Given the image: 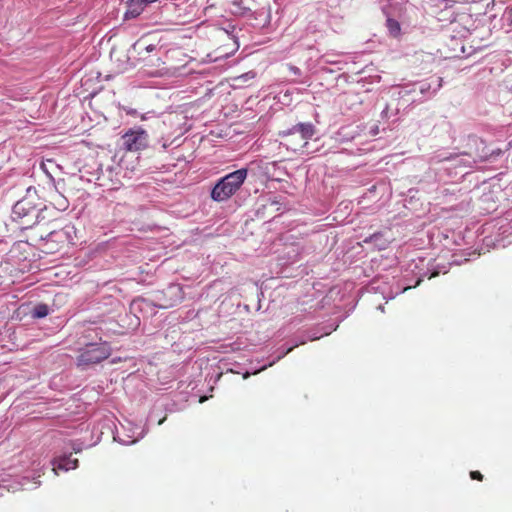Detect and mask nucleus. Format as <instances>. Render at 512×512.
Segmentation results:
<instances>
[{"instance_id":"nucleus-10","label":"nucleus","mask_w":512,"mask_h":512,"mask_svg":"<svg viewBox=\"0 0 512 512\" xmlns=\"http://www.w3.org/2000/svg\"><path fill=\"white\" fill-rule=\"evenodd\" d=\"M48 315V307L45 304H38L33 310V316L36 318H43Z\"/></svg>"},{"instance_id":"nucleus-17","label":"nucleus","mask_w":512,"mask_h":512,"mask_svg":"<svg viewBox=\"0 0 512 512\" xmlns=\"http://www.w3.org/2000/svg\"><path fill=\"white\" fill-rule=\"evenodd\" d=\"M207 399V397L203 396L200 398V403H203L205 400Z\"/></svg>"},{"instance_id":"nucleus-12","label":"nucleus","mask_w":512,"mask_h":512,"mask_svg":"<svg viewBox=\"0 0 512 512\" xmlns=\"http://www.w3.org/2000/svg\"><path fill=\"white\" fill-rule=\"evenodd\" d=\"M231 4L235 7V13H239L249 9L248 7H246L244 0H231Z\"/></svg>"},{"instance_id":"nucleus-11","label":"nucleus","mask_w":512,"mask_h":512,"mask_svg":"<svg viewBox=\"0 0 512 512\" xmlns=\"http://www.w3.org/2000/svg\"><path fill=\"white\" fill-rule=\"evenodd\" d=\"M387 27L393 36H397L400 33V24L394 19L387 20Z\"/></svg>"},{"instance_id":"nucleus-8","label":"nucleus","mask_w":512,"mask_h":512,"mask_svg":"<svg viewBox=\"0 0 512 512\" xmlns=\"http://www.w3.org/2000/svg\"><path fill=\"white\" fill-rule=\"evenodd\" d=\"M56 466L53 468V471L57 469L68 471L70 469H75L78 467V459L72 458L71 455L60 457L54 463ZM57 474V472H55Z\"/></svg>"},{"instance_id":"nucleus-14","label":"nucleus","mask_w":512,"mask_h":512,"mask_svg":"<svg viewBox=\"0 0 512 512\" xmlns=\"http://www.w3.org/2000/svg\"><path fill=\"white\" fill-rule=\"evenodd\" d=\"M470 477H471V479L477 480V481H482L483 480V475L479 471H471L470 472Z\"/></svg>"},{"instance_id":"nucleus-15","label":"nucleus","mask_w":512,"mask_h":512,"mask_svg":"<svg viewBox=\"0 0 512 512\" xmlns=\"http://www.w3.org/2000/svg\"><path fill=\"white\" fill-rule=\"evenodd\" d=\"M375 244L379 247L380 250H382V249L386 248L387 241L381 239V240H378Z\"/></svg>"},{"instance_id":"nucleus-6","label":"nucleus","mask_w":512,"mask_h":512,"mask_svg":"<svg viewBox=\"0 0 512 512\" xmlns=\"http://www.w3.org/2000/svg\"><path fill=\"white\" fill-rule=\"evenodd\" d=\"M300 134L301 138L305 141L312 138L315 134V127L311 123H299L295 125L292 129L288 130L287 132H284L285 135H293V134ZM307 142H305L306 144Z\"/></svg>"},{"instance_id":"nucleus-5","label":"nucleus","mask_w":512,"mask_h":512,"mask_svg":"<svg viewBox=\"0 0 512 512\" xmlns=\"http://www.w3.org/2000/svg\"><path fill=\"white\" fill-rule=\"evenodd\" d=\"M53 216L49 212L46 214L45 220L41 222V225L37 226V224H34L31 229L34 230V235L38 237L41 240H46L47 243L49 241L55 242L65 241V233L60 231H56L54 228L51 227V224L53 222Z\"/></svg>"},{"instance_id":"nucleus-16","label":"nucleus","mask_w":512,"mask_h":512,"mask_svg":"<svg viewBox=\"0 0 512 512\" xmlns=\"http://www.w3.org/2000/svg\"><path fill=\"white\" fill-rule=\"evenodd\" d=\"M156 1H157V0H143V2L146 4V6H147L148 4L154 3V2H156Z\"/></svg>"},{"instance_id":"nucleus-19","label":"nucleus","mask_w":512,"mask_h":512,"mask_svg":"<svg viewBox=\"0 0 512 512\" xmlns=\"http://www.w3.org/2000/svg\"><path fill=\"white\" fill-rule=\"evenodd\" d=\"M449 159H451V157H445V158H443V160H449Z\"/></svg>"},{"instance_id":"nucleus-2","label":"nucleus","mask_w":512,"mask_h":512,"mask_svg":"<svg viewBox=\"0 0 512 512\" xmlns=\"http://www.w3.org/2000/svg\"><path fill=\"white\" fill-rule=\"evenodd\" d=\"M49 212L47 206L42 210H37L27 200H20L14 206L12 210V219L18 223L21 229L32 228L34 224L37 226L41 225V222L45 220L46 214Z\"/></svg>"},{"instance_id":"nucleus-7","label":"nucleus","mask_w":512,"mask_h":512,"mask_svg":"<svg viewBox=\"0 0 512 512\" xmlns=\"http://www.w3.org/2000/svg\"><path fill=\"white\" fill-rule=\"evenodd\" d=\"M146 4L143 0H129L127 2V10L125 12V18L131 19L138 17L145 9Z\"/></svg>"},{"instance_id":"nucleus-4","label":"nucleus","mask_w":512,"mask_h":512,"mask_svg":"<svg viewBox=\"0 0 512 512\" xmlns=\"http://www.w3.org/2000/svg\"><path fill=\"white\" fill-rule=\"evenodd\" d=\"M121 140L122 147L129 152H139L148 146V134L142 128L127 131Z\"/></svg>"},{"instance_id":"nucleus-9","label":"nucleus","mask_w":512,"mask_h":512,"mask_svg":"<svg viewBox=\"0 0 512 512\" xmlns=\"http://www.w3.org/2000/svg\"><path fill=\"white\" fill-rule=\"evenodd\" d=\"M49 204L57 211H64L68 207V201L65 196L57 191L50 194Z\"/></svg>"},{"instance_id":"nucleus-1","label":"nucleus","mask_w":512,"mask_h":512,"mask_svg":"<svg viewBox=\"0 0 512 512\" xmlns=\"http://www.w3.org/2000/svg\"><path fill=\"white\" fill-rule=\"evenodd\" d=\"M247 175L248 170L241 168L222 177L213 187L211 198L217 202L228 200L240 189Z\"/></svg>"},{"instance_id":"nucleus-13","label":"nucleus","mask_w":512,"mask_h":512,"mask_svg":"<svg viewBox=\"0 0 512 512\" xmlns=\"http://www.w3.org/2000/svg\"><path fill=\"white\" fill-rule=\"evenodd\" d=\"M382 234L381 233H375L367 238L364 239V243H376L378 240H381Z\"/></svg>"},{"instance_id":"nucleus-3","label":"nucleus","mask_w":512,"mask_h":512,"mask_svg":"<svg viewBox=\"0 0 512 512\" xmlns=\"http://www.w3.org/2000/svg\"><path fill=\"white\" fill-rule=\"evenodd\" d=\"M111 354L110 347L106 344H88L78 356L79 365L97 364L107 359Z\"/></svg>"},{"instance_id":"nucleus-18","label":"nucleus","mask_w":512,"mask_h":512,"mask_svg":"<svg viewBox=\"0 0 512 512\" xmlns=\"http://www.w3.org/2000/svg\"><path fill=\"white\" fill-rule=\"evenodd\" d=\"M147 50H148V51H152V50H153V48H152L151 46H149V47L147 48Z\"/></svg>"}]
</instances>
